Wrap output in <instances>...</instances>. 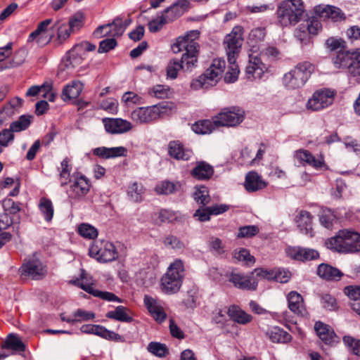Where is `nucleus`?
<instances>
[{
    "mask_svg": "<svg viewBox=\"0 0 360 360\" xmlns=\"http://www.w3.org/2000/svg\"><path fill=\"white\" fill-rule=\"evenodd\" d=\"M321 29V24L319 20L312 19L307 22V25H301L300 28L296 31V37L301 41L307 39L308 35L316 34Z\"/></svg>",
    "mask_w": 360,
    "mask_h": 360,
    "instance_id": "obj_31",
    "label": "nucleus"
},
{
    "mask_svg": "<svg viewBox=\"0 0 360 360\" xmlns=\"http://www.w3.org/2000/svg\"><path fill=\"white\" fill-rule=\"evenodd\" d=\"M170 88L168 86L157 84L148 89V94L158 99H165L169 97Z\"/></svg>",
    "mask_w": 360,
    "mask_h": 360,
    "instance_id": "obj_49",
    "label": "nucleus"
},
{
    "mask_svg": "<svg viewBox=\"0 0 360 360\" xmlns=\"http://www.w3.org/2000/svg\"><path fill=\"white\" fill-rule=\"evenodd\" d=\"M226 67V62L221 58H215L210 66L198 79L193 80L191 86L197 90L200 88L207 89L217 84L221 78L222 73Z\"/></svg>",
    "mask_w": 360,
    "mask_h": 360,
    "instance_id": "obj_3",
    "label": "nucleus"
},
{
    "mask_svg": "<svg viewBox=\"0 0 360 360\" xmlns=\"http://www.w3.org/2000/svg\"><path fill=\"white\" fill-rule=\"evenodd\" d=\"M328 249L340 253L360 252V233L351 229L340 230L337 234L326 241Z\"/></svg>",
    "mask_w": 360,
    "mask_h": 360,
    "instance_id": "obj_1",
    "label": "nucleus"
},
{
    "mask_svg": "<svg viewBox=\"0 0 360 360\" xmlns=\"http://www.w3.org/2000/svg\"><path fill=\"white\" fill-rule=\"evenodd\" d=\"M128 309L124 306H118L113 311H108L105 316L110 319L122 322H131L132 318L127 313Z\"/></svg>",
    "mask_w": 360,
    "mask_h": 360,
    "instance_id": "obj_40",
    "label": "nucleus"
},
{
    "mask_svg": "<svg viewBox=\"0 0 360 360\" xmlns=\"http://www.w3.org/2000/svg\"><path fill=\"white\" fill-rule=\"evenodd\" d=\"M266 336L274 343H287L292 339L291 335L278 326L269 328Z\"/></svg>",
    "mask_w": 360,
    "mask_h": 360,
    "instance_id": "obj_35",
    "label": "nucleus"
},
{
    "mask_svg": "<svg viewBox=\"0 0 360 360\" xmlns=\"http://www.w3.org/2000/svg\"><path fill=\"white\" fill-rule=\"evenodd\" d=\"M86 22L85 14L82 11H78L71 15L68 23H66L71 29L73 33L78 32L84 26Z\"/></svg>",
    "mask_w": 360,
    "mask_h": 360,
    "instance_id": "obj_41",
    "label": "nucleus"
},
{
    "mask_svg": "<svg viewBox=\"0 0 360 360\" xmlns=\"http://www.w3.org/2000/svg\"><path fill=\"white\" fill-rule=\"evenodd\" d=\"M228 315L235 322L240 324H247L252 321V316L242 310L240 307L232 305L228 309Z\"/></svg>",
    "mask_w": 360,
    "mask_h": 360,
    "instance_id": "obj_38",
    "label": "nucleus"
},
{
    "mask_svg": "<svg viewBox=\"0 0 360 360\" xmlns=\"http://www.w3.org/2000/svg\"><path fill=\"white\" fill-rule=\"evenodd\" d=\"M287 300L288 308L292 312L301 316L307 314L303 297L300 293L291 291L288 294Z\"/></svg>",
    "mask_w": 360,
    "mask_h": 360,
    "instance_id": "obj_25",
    "label": "nucleus"
},
{
    "mask_svg": "<svg viewBox=\"0 0 360 360\" xmlns=\"http://www.w3.org/2000/svg\"><path fill=\"white\" fill-rule=\"evenodd\" d=\"M228 61L229 63V70L225 75L224 81L226 83H233L238 79L240 70L238 64L236 63V60H233V61Z\"/></svg>",
    "mask_w": 360,
    "mask_h": 360,
    "instance_id": "obj_55",
    "label": "nucleus"
},
{
    "mask_svg": "<svg viewBox=\"0 0 360 360\" xmlns=\"http://www.w3.org/2000/svg\"><path fill=\"white\" fill-rule=\"evenodd\" d=\"M70 283L91 295V292L86 289L89 288L91 291H95L94 284L89 281L84 274H82L80 278L71 280Z\"/></svg>",
    "mask_w": 360,
    "mask_h": 360,
    "instance_id": "obj_57",
    "label": "nucleus"
},
{
    "mask_svg": "<svg viewBox=\"0 0 360 360\" xmlns=\"http://www.w3.org/2000/svg\"><path fill=\"white\" fill-rule=\"evenodd\" d=\"M162 108L160 105L140 107L131 112V119L139 123H150L161 117Z\"/></svg>",
    "mask_w": 360,
    "mask_h": 360,
    "instance_id": "obj_14",
    "label": "nucleus"
},
{
    "mask_svg": "<svg viewBox=\"0 0 360 360\" xmlns=\"http://www.w3.org/2000/svg\"><path fill=\"white\" fill-rule=\"evenodd\" d=\"M244 186L245 189L250 193L264 189L267 186V183L262 179L257 172H250L245 176Z\"/></svg>",
    "mask_w": 360,
    "mask_h": 360,
    "instance_id": "obj_29",
    "label": "nucleus"
},
{
    "mask_svg": "<svg viewBox=\"0 0 360 360\" xmlns=\"http://www.w3.org/2000/svg\"><path fill=\"white\" fill-rule=\"evenodd\" d=\"M162 289L166 293H175L180 289V260L170 265L161 278Z\"/></svg>",
    "mask_w": 360,
    "mask_h": 360,
    "instance_id": "obj_13",
    "label": "nucleus"
},
{
    "mask_svg": "<svg viewBox=\"0 0 360 360\" xmlns=\"http://www.w3.org/2000/svg\"><path fill=\"white\" fill-rule=\"evenodd\" d=\"M96 48L95 44L88 41H82L74 45L66 53V57L70 64L79 65L85 59L86 53L95 51Z\"/></svg>",
    "mask_w": 360,
    "mask_h": 360,
    "instance_id": "obj_15",
    "label": "nucleus"
},
{
    "mask_svg": "<svg viewBox=\"0 0 360 360\" xmlns=\"http://www.w3.org/2000/svg\"><path fill=\"white\" fill-rule=\"evenodd\" d=\"M198 30H191L181 39L184 44V53L181 55V70H191L196 65L199 45L196 40L199 38Z\"/></svg>",
    "mask_w": 360,
    "mask_h": 360,
    "instance_id": "obj_5",
    "label": "nucleus"
},
{
    "mask_svg": "<svg viewBox=\"0 0 360 360\" xmlns=\"http://www.w3.org/2000/svg\"><path fill=\"white\" fill-rule=\"evenodd\" d=\"M259 232V229L257 226L250 225L240 227L237 234V238H252L256 236Z\"/></svg>",
    "mask_w": 360,
    "mask_h": 360,
    "instance_id": "obj_61",
    "label": "nucleus"
},
{
    "mask_svg": "<svg viewBox=\"0 0 360 360\" xmlns=\"http://www.w3.org/2000/svg\"><path fill=\"white\" fill-rule=\"evenodd\" d=\"M127 149L123 146L106 148L98 147L93 150V154L101 159L115 158L127 155Z\"/></svg>",
    "mask_w": 360,
    "mask_h": 360,
    "instance_id": "obj_28",
    "label": "nucleus"
},
{
    "mask_svg": "<svg viewBox=\"0 0 360 360\" xmlns=\"http://www.w3.org/2000/svg\"><path fill=\"white\" fill-rule=\"evenodd\" d=\"M78 233L86 239H95L98 234V230L89 224L82 223L78 226Z\"/></svg>",
    "mask_w": 360,
    "mask_h": 360,
    "instance_id": "obj_51",
    "label": "nucleus"
},
{
    "mask_svg": "<svg viewBox=\"0 0 360 360\" xmlns=\"http://www.w3.org/2000/svg\"><path fill=\"white\" fill-rule=\"evenodd\" d=\"M51 22V19H46L39 22L37 29L30 34L27 41L32 42L36 41L37 44H40L44 34L47 32L48 27Z\"/></svg>",
    "mask_w": 360,
    "mask_h": 360,
    "instance_id": "obj_39",
    "label": "nucleus"
},
{
    "mask_svg": "<svg viewBox=\"0 0 360 360\" xmlns=\"http://www.w3.org/2000/svg\"><path fill=\"white\" fill-rule=\"evenodd\" d=\"M317 274L320 277L328 281H338L343 275L339 269L326 264L319 266Z\"/></svg>",
    "mask_w": 360,
    "mask_h": 360,
    "instance_id": "obj_36",
    "label": "nucleus"
},
{
    "mask_svg": "<svg viewBox=\"0 0 360 360\" xmlns=\"http://www.w3.org/2000/svg\"><path fill=\"white\" fill-rule=\"evenodd\" d=\"M88 291L91 292V295L94 297H98L103 300L108 301V302H116L119 303H122L123 300L117 297L112 292H107V291H101L98 290H95V291H91V289H86Z\"/></svg>",
    "mask_w": 360,
    "mask_h": 360,
    "instance_id": "obj_56",
    "label": "nucleus"
},
{
    "mask_svg": "<svg viewBox=\"0 0 360 360\" xmlns=\"http://www.w3.org/2000/svg\"><path fill=\"white\" fill-rule=\"evenodd\" d=\"M314 13L323 19H330L333 22L345 20V13L335 6L319 5L314 7Z\"/></svg>",
    "mask_w": 360,
    "mask_h": 360,
    "instance_id": "obj_21",
    "label": "nucleus"
},
{
    "mask_svg": "<svg viewBox=\"0 0 360 360\" xmlns=\"http://www.w3.org/2000/svg\"><path fill=\"white\" fill-rule=\"evenodd\" d=\"M176 190V185L170 181L164 180L158 182L154 188L157 195H170Z\"/></svg>",
    "mask_w": 360,
    "mask_h": 360,
    "instance_id": "obj_46",
    "label": "nucleus"
},
{
    "mask_svg": "<svg viewBox=\"0 0 360 360\" xmlns=\"http://www.w3.org/2000/svg\"><path fill=\"white\" fill-rule=\"evenodd\" d=\"M286 253L292 259L302 262L314 260L319 257L317 250L301 247H290Z\"/></svg>",
    "mask_w": 360,
    "mask_h": 360,
    "instance_id": "obj_22",
    "label": "nucleus"
},
{
    "mask_svg": "<svg viewBox=\"0 0 360 360\" xmlns=\"http://www.w3.org/2000/svg\"><path fill=\"white\" fill-rule=\"evenodd\" d=\"M84 89V84L79 80H72L63 86L60 94L65 102L72 101L79 97Z\"/></svg>",
    "mask_w": 360,
    "mask_h": 360,
    "instance_id": "obj_23",
    "label": "nucleus"
},
{
    "mask_svg": "<svg viewBox=\"0 0 360 360\" xmlns=\"http://www.w3.org/2000/svg\"><path fill=\"white\" fill-rule=\"evenodd\" d=\"M233 257L238 261L243 262L248 265L253 264L255 262L254 256L251 255L250 251L245 248L236 250L233 253Z\"/></svg>",
    "mask_w": 360,
    "mask_h": 360,
    "instance_id": "obj_60",
    "label": "nucleus"
},
{
    "mask_svg": "<svg viewBox=\"0 0 360 360\" xmlns=\"http://www.w3.org/2000/svg\"><path fill=\"white\" fill-rule=\"evenodd\" d=\"M84 333L94 334L108 340L124 342V338L118 333L109 330L103 326L94 324H84L81 328Z\"/></svg>",
    "mask_w": 360,
    "mask_h": 360,
    "instance_id": "obj_16",
    "label": "nucleus"
},
{
    "mask_svg": "<svg viewBox=\"0 0 360 360\" xmlns=\"http://www.w3.org/2000/svg\"><path fill=\"white\" fill-rule=\"evenodd\" d=\"M343 342L353 353L357 356H360V340H356L352 336H345Z\"/></svg>",
    "mask_w": 360,
    "mask_h": 360,
    "instance_id": "obj_64",
    "label": "nucleus"
},
{
    "mask_svg": "<svg viewBox=\"0 0 360 360\" xmlns=\"http://www.w3.org/2000/svg\"><path fill=\"white\" fill-rule=\"evenodd\" d=\"M326 46L330 51H338L344 50L345 47V41L341 38L329 37L326 41Z\"/></svg>",
    "mask_w": 360,
    "mask_h": 360,
    "instance_id": "obj_62",
    "label": "nucleus"
},
{
    "mask_svg": "<svg viewBox=\"0 0 360 360\" xmlns=\"http://www.w3.org/2000/svg\"><path fill=\"white\" fill-rule=\"evenodd\" d=\"M102 122L105 131L111 134H123L132 128L131 122L122 118L105 117Z\"/></svg>",
    "mask_w": 360,
    "mask_h": 360,
    "instance_id": "obj_18",
    "label": "nucleus"
},
{
    "mask_svg": "<svg viewBox=\"0 0 360 360\" xmlns=\"http://www.w3.org/2000/svg\"><path fill=\"white\" fill-rule=\"evenodd\" d=\"M313 217L311 213L307 210H297L294 221L297 224L300 232L310 237L314 236L312 229Z\"/></svg>",
    "mask_w": 360,
    "mask_h": 360,
    "instance_id": "obj_20",
    "label": "nucleus"
},
{
    "mask_svg": "<svg viewBox=\"0 0 360 360\" xmlns=\"http://www.w3.org/2000/svg\"><path fill=\"white\" fill-rule=\"evenodd\" d=\"M217 126H218V124L214 123V117L212 122L210 120H202L196 122L193 124L192 129L196 134H205L211 133Z\"/></svg>",
    "mask_w": 360,
    "mask_h": 360,
    "instance_id": "obj_43",
    "label": "nucleus"
},
{
    "mask_svg": "<svg viewBox=\"0 0 360 360\" xmlns=\"http://www.w3.org/2000/svg\"><path fill=\"white\" fill-rule=\"evenodd\" d=\"M245 117V112L238 107L226 108L214 117L218 126L233 127L240 124Z\"/></svg>",
    "mask_w": 360,
    "mask_h": 360,
    "instance_id": "obj_12",
    "label": "nucleus"
},
{
    "mask_svg": "<svg viewBox=\"0 0 360 360\" xmlns=\"http://www.w3.org/2000/svg\"><path fill=\"white\" fill-rule=\"evenodd\" d=\"M144 304L154 320L161 323L165 321L167 314L164 308L158 303V301L149 295H145Z\"/></svg>",
    "mask_w": 360,
    "mask_h": 360,
    "instance_id": "obj_24",
    "label": "nucleus"
},
{
    "mask_svg": "<svg viewBox=\"0 0 360 360\" xmlns=\"http://www.w3.org/2000/svg\"><path fill=\"white\" fill-rule=\"evenodd\" d=\"M31 118L30 115H21L18 120L11 124L10 129L13 132H20L27 129L31 124Z\"/></svg>",
    "mask_w": 360,
    "mask_h": 360,
    "instance_id": "obj_52",
    "label": "nucleus"
},
{
    "mask_svg": "<svg viewBox=\"0 0 360 360\" xmlns=\"http://www.w3.org/2000/svg\"><path fill=\"white\" fill-rule=\"evenodd\" d=\"M72 168V165L70 164V160L69 158L66 157L61 162L60 167L58 169L59 178L62 186L67 185L68 181L71 180L70 177Z\"/></svg>",
    "mask_w": 360,
    "mask_h": 360,
    "instance_id": "obj_42",
    "label": "nucleus"
},
{
    "mask_svg": "<svg viewBox=\"0 0 360 360\" xmlns=\"http://www.w3.org/2000/svg\"><path fill=\"white\" fill-rule=\"evenodd\" d=\"M37 207L47 223H51L54 216V206L52 200L47 197H41L39 198Z\"/></svg>",
    "mask_w": 360,
    "mask_h": 360,
    "instance_id": "obj_33",
    "label": "nucleus"
},
{
    "mask_svg": "<svg viewBox=\"0 0 360 360\" xmlns=\"http://www.w3.org/2000/svg\"><path fill=\"white\" fill-rule=\"evenodd\" d=\"M41 92H43L42 97L46 98L50 102H54L57 94L53 90V84L52 81H46L40 85Z\"/></svg>",
    "mask_w": 360,
    "mask_h": 360,
    "instance_id": "obj_58",
    "label": "nucleus"
},
{
    "mask_svg": "<svg viewBox=\"0 0 360 360\" xmlns=\"http://www.w3.org/2000/svg\"><path fill=\"white\" fill-rule=\"evenodd\" d=\"M229 281L233 285L243 290H255L257 287V281L252 276H245L239 273H231Z\"/></svg>",
    "mask_w": 360,
    "mask_h": 360,
    "instance_id": "obj_26",
    "label": "nucleus"
},
{
    "mask_svg": "<svg viewBox=\"0 0 360 360\" xmlns=\"http://www.w3.org/2000/svg\"><path fill=\"white\" fill-rule=\"evenodd\" d=\"M294 157L301 165L304 166L309 165L315 169H328L324 158L321 155L316 158L309 150L299 149L295 152Z\"/></svg>",
    "mask_w": 360,
    "mask_h": 360,
    "instance_id": "obj_17",
    "label": "nucleus"
},
{
    "mask_svg": "<svg viewBox=\"0 0 360 360\" xmlns=\"http://www.w3.org/2000/svg\"><path fill=\"white\" fill-rule=\"evenodd\" d=\"M146 188L141 183L133 182L128 186L127 194L134 202H140L143 199V195Z\"/></svg>",
    "mask_w": 360,
    "mask_h": 360,
    "instance_id": "obj_44",
    "label": "nucleus"
},
{
    "mask_svg": "<svg viewBox=\"0 0 360 360\" xmlns=\"http://www.w3.org/2000/svg\"><path fill=\"white\" fill-rule=\"evenodd\" d=\"M243 28L240 26H236L231 32L225 37L224 45L228 60L233 61L237 59L243 41Z\"/></svg>",
    "mask_w": 360,
    "mask_h": 360,
    "instance_id": "obj_11",
    "label": "nucleus"
},
{
    "mask_svg": "<svg viewBox=\"0 0 360 360\" xmlns=\"http://www.w3.org/2000/svg\"><path fill=\"white\" fill-rule=\"evenodd\" d=\"M147 350L159 358L166 357L169 354V349L166 345L158 342H150L147 346Z\"/></svg>",
    "mask_w": 360,
    "mask_h": 360,
    "instance_id": "obj_47",
    "label": "nucleus"
},
{
    "mask_svg": "<svg viewBox=\"0 0 360 360\" xmlns=\"http://www.w3.org/2000/svg\"><path fill=\"white\" fill-rule=\"evenodd\" d=\"M267 67L257 56L250 55L249 63L245 69L246 77L250 80L261 79L267 70Z\"/></svg>",
    "mask_w": 360,
    "mask_h": 360,
    "instance_id": "obj_19",
    "label": "nucleus"
},
{
    "mask_svg": "<svg viewBox=\"0 0 360 360\" xmlns=\"http://www.w3.org/2000/svg\"><path fill=\"white\" fill-rule=\"evenodd\" d=\"M21 278L41 280L47 274V267L37 258L25 260L18 270Z\"/></svg>",
    "mask_w": 360,
    "mask_h": 360,
    "instance_id": "obj_10",
    "label": "nucleus"
},
{
    "mask_svg": "<svg viewBox=\"0 0 360 360\" xmlns=\"http://www.w3.org/2000/svg\"><path fill=\"white\" fill-rule=\"evenodd\" d=\"M117 46L115 37H110L100 41L98 52L99 53H108Z\"/></svg>",
    "mask_w": 360,
    "mask_h": 360,
    "instance_id": "obj_63",
    "label": "nucleus"
},
{
    "mask_svg": "<svg viewBox=\"0 0 360 360\" xmlns=\"http://www.w3.org/2000/svg\"><path fill=\"white\" fill-rule=\"evenodd\" d=\"M68 183H70V187L67 193L68 200L71 202L83 200L92 187L90 180L81 174H74Z\"/></svg>",
    "mask_w": 360,
    "mask_h": 360,
    "instance_id": "obj_8",
    "label": "nucleus"
},
{
    "mask_svg": "<svg viewBox=\"0 0 360 360\" xmlns=\"http://www.w3.org/2000/svg\"><path fill=\"white\" fill-rule=\"evenodd\" d=\"M94 318L95 314L94 312L78 309L74 312L72 318H68L65 321L69 323H73L93 320Z\"/></svg>",
    "mask_w": 360,
    "mask_h": 360,
    "instance_id": "obj_48",
    "label": "nucleus"
},
{
    "mask_svg": "<svg viewBox=\"0 0 360 360\" xmlns=\"http://www.w3.org/2000/svg\"><path fill=\"white\" fill-rule=\"evenodd\" d=\"M2 206L4 212L8 214H16L21 211L22 203L20 202H15L11 198H6L2 201Z\"/></svg>",
    "mask_w": 360,
    "mask_h": 360,
    "instance_id": "obj_54",
    "label": "nucleus"
},
{
    "mask_svg": "<svg viewBox=\"0 0 360 360\" xmlns=\"http://www.w3.org/2000/svg\"><path fill=\"white\" fill-rule=\"evenodd\" d=\"M179 15L180 8L177 4H174L172 6L165 10L161 16L167 24L178 19Z\"/></svg>",
    "mask_w": 360,
    "mask_h": 360,
    "instance_id": "obj_59",
    "label": "nucleus"
},
{
    "mask_svg": "<svg viewBox=\"0 0 360 360\" xmlns=\"http://www.w3.org/2000/svg\"><path fill=\"white\" fill-rule=\"evenodd\" d=\"M332 61L336 68L347 70L352 77L360 76V48L354 51L340 50Z\"/></svg>",
    "mask_w": 360,
    "mask_h": 360,
    "instance_id": "obj_6",
    "label": "nucleus"
},
{
    "mask_svg": "<svg viewBox=\"0 0 360 360\" xmlns=\"http://www.w3.org/2000/svg\"><path fill=\"white\" fill-rule=\"evenodd\" d=\"M195 188L194 200L203 205L208 204L210 200L208 188L205 186H196Z\"/></svg>",
    "mask_w": 360,
    "mask_h": 360,
    "instance_id": "obj_53",
    "label": "nucleus"
},
{
    "mask_svg": "<svg viewBox=\"0 0 360 360\" xmlns=\"http://www.w3.org/2000/svg\"><path fill=\"white\" fill-rule=\"evenodd\" d=\"M344 293L352 300L350 306L352 310L360 316V286H347L344 288Z\"/></svg>",
    "mask_w": 360,
    "mask_h": 360,
    "instance_id": "obj_37",
    "label": "nucleus"
},
{
    "mask_svg": "<svg viewBox=\"0 0 360 360\" xmlns=\"http://www.w3.org/2000/svg\"><path fill=\"white\" fill-rule=\"evenodd\" d=\"M2 349L11 350L13 352H24L26 345L22 342L18 335L11 333L7 335L6 340L1 343Z\"/></svg>",
    "mask_w": 360,
    "mask_h": 360,
    "instance_id": "obj_32",
    "label": "nucleus"
},
{
    "mask_svg": "<svg viewBox=\"0 0 360 360\" xmlns=\"http://www.w3.org/2000/svg\"><path fill=\"white\" fill-rule=\"evenodd\" d=\"M314 71V66L309 62H303L297 64L290 72L284 75L283 83L288 89L302 88L310 77Z\"/></svg>",
    "mask_w": 360,
    "mask_h": 360,
    "instance_id": "obj_4",
    "label": "nucleus"
},
{
    "mask_svg": "<svg viewBox=\"0 0 360 360\" xmlns=\"http://www.w3.org/2000/svg\"><path fill=\"white\" fill-rule=\"evenodd\" d=\"M314 330L318 337L326 345L334 342L335 333L333 328L321 321H316L314 325Z\"/></svg>",
    "mask_w": 360,
    "mask_h": 360,
    "instance_id": "obj_30",
    "label": "nucleus"
},
{
    "mask_svg": "<svg viewBox=\"0 0 360 360\" xmlns=\"http://www.w3.org/2000/svg\"><path fill=\"white\" fill-rule=\"evenodd\" d=\"M338 218L335 213L330 210H324L322 211L319 221L322 226L328 229H331L335 223L337 222Z\"/></svg>",
    "mask_w": 360,
    "mask_h": 360,
    "instance_id": "obj_50",
    "label": "nucleus"
},
{
    "mask_svg": "<svg viewBox=\"0 0 360 360\" xmlns=\"http://www.w3.org/2000/svg\"><path fill=\"white\" fill-rule=\"evenodd\" d=\"M214 167L205 161H199L191 171V175L200 181H208L214 175Z\"/></svg>",
    "mask_w": 360,
    "mask_h": 360,
    "instance_id": "obj_27",
    "label": "nucleus"
},
{
    "mask_svg": "<svg viewBox=\"0 0 360 360\" xmlns=\"http://www.w3.org/2000/svg\"><path fill=\"white\" fill-rule=\"evenodd\" d=\"M130 22V20H124L122 18H117L112 23H109V25L111 27L112 37L116 38L122 36Z\"/></svg>",
    "mask_w": 360,
    "mask_h": 360,
    "instance_id": "obj_45",
    "label": "nucleus"
},
{
    "mask_svg": "<svg viewBox=\"0 0 360 360\" xmlns=\"http://www.w3.org/2000/svg\"><path fill=\"white\" fill-rule=\"evenodd\" d=\"M305 6L302 0H284L276 10L277 22L282 27L295 25L302 18Z\"/></svg>",
    "mask_w": 360,
    "mask_h": 360,
    "instance_id": "obj_2",
    "label": "nucleus"
},
{
    "mask_svg": "<svg viewBox=\"0 0 360 360\" xmlns=\"http://www.w3.org/2000/svg\"><path fill=\"white\" fill-rule=\"evenodd\" d=\"M72 33L66 23H62L57 28L56 37L51 36L47 43L52 41L54 46H60L69 39Z\"/></svg>",
    "mask_w": 360,
    "mask_h": 360,
    "instance_id": "obj_34",
    "label": "nucleus"
},
{
    "mask_svg": "<svg viewBox=\"0 0 360 360\" xmlns=\"http://www.w3.org/2000/svg\"><path fill=\"white\" fill-rule=\"evenodd\" d=\"M89 255L99 262L107 263L116 260L119 253L112 243L106 240H96L90 246Z\"/></svg>",
    "mask_w": 360,
    "mask_h": 360,
    "instance_id": "obj_7",
    "label": "nucleus"
},
{
    "mask_svg": "<svg viewBox=\"0 0 360 360\" xmlns=\"http://www.w3.org/2000/svg\"><path fill=\"white\" fill-rule=\"evenodd\" d=\"M336 96V91L323 88L316 90L308 100L306 107L312 111H319L331 105Z\"/></svg>",
    "mask_w": 360,
    "mask_h": 360,
    "instance_id": "obj_9",
    "label": "nucleus"
}]
</instances>
